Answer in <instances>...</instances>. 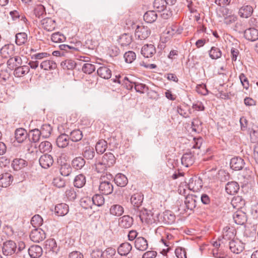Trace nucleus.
<instances>
[{"label":"nucleus","instance_id":"nucleus-1","mask_svg":"<svg viewBox=\"0 0 258 258\" xmlns=\"http://www.w3.org/2000/svg\"><path fill=\"white\" fill-rule=\"evenodd\" d=\"M165 237L162 236L160 242L164 245L165 248H163L161 253L165 255L171 249L173 245V242L171 240L173 239V236L167 233L165 234Z\"/></svg>","mask_w":258,"mask_h":258},{"label":"nucleus","instance_id":"nucleus-2","mask_svg":"<svg viewBox=\"0 0 258 258\" xmlns=\"http://www.w3.org/2000/svg\"><path fill=\"white\" fill-rule=\"evenodd\" d=\"M135 37L140 40L147 39L151 34V30L147 26H137L135 30Z\"/></svg>","mask_w":258,"mask_h":258},{"label":"nucleus","instance_id":"nucleus-3","mask_svg":"<svg viewBox=\"0 0 258 258\" xmlns=\"http://www.w3.org/2000/svg\"><path fill=\"white\" fill-rule=\"evenodd\" d=\"M136 214L139 217L142 223L150 224L153 222V215L150 211H147L146 209L142 208L137 210Z\"/></svg>","mask_w":258,"mask_h":258},{"label":"nucleus","instance_id":"nucleus-4","mask_svg":"<svg viewBox=\"0 0 258 258\" xmlns=\"http://www.w3.org/2000/svg\"><path fill=\"white\" fill-rule=\"evenodd\" d=\"M16 243L12 240H8L3 243L2 251L4 255H11L16 252Z\"/></svg>","mask_w":258,"mask_h":258},{"label":"nucleus","instance_id":"nucleus-5","mask_svg":"<svg viewBox=\"0 0 258 258\" xmlns=\"http://www.w3.org/2000/svg\"><path fill=\"white\" fill-rule=\"evenodd\" d=\"M15 47L12 44L5 45L0 49L1 56L5 58H9L15 55Z\"/></svg>","mask_w":258,"mask_h":258},{"label":"nucleus","instance_id":"nucleus-6","mask_svg":"<svg viewBox=\"0 0 258 258\" xmlns=\"http://www.w3.org/2000/svg\"><path fill=\"white\" fill-rule=\"evenodd\" d=\"M229 247L231 251L236 254L240 253L244 248L243 243L237 239L229 241Z\"/></svg>","mask_w":258,"mask_h":258},{"label":"nucleus","instance_id":"nucleus-7","mask_svg":"<svg viewBox=\"0 0 258 258\" xmlns=\"http://www.w3.org/2000/svg\"><path fill=\"white\" fill-rule=\"evenodd\" d=\"M104 176L101 178L102 181L100 182L99 190L101 193L104 195H109L113 191V187L112 184L108 181L103 180Z\"/></svg>","mask_w":258,"mask_h":258},{"label":"nucleus","instance_id":"nucleus-8","mask_svg":"<svg viewBox=\"0 0 258 258\" xmlns=\"http://www.w3.org/2000/svg\"><path fill=\"white\" fill-rule=\"evenodd\" d=\"M30 238L34 242H39L45 239V233L41 229L35 228L31 232Z\"/></svg>","mask_w":258,"mask_h":258},{"label":"nucleus","instance_id":"nucleus-9","mask_svg":"<svg viewBox=\"0 0 258 258\" xmlns=\"http://www.w3.org/2000/svg\"><path fill=\"white\" fill-rule=\"evenodd\" d=\"M175 220V216L170 211H166L159 215V221L166 224H172Z\"/></svg>","mask_w":258,"mask_h":258},{"label":"nucleus","instance_id":"nucleus-10","mask_svg":"<svg viewBox=\"0 0 258 258\" xmlns=\"http://www.w3.org/2000/svg\"><path fill=\"white\" fill-rule=\"evenodd\" d=\"M143 195L141 192L134 194L131 198V202L135 210L139 209L143 201Z\"/></svg>","mask_w":258,"mask_h":258},{"label":"nucleus","instance_id":"nucleus-11","mask_svg":"<svg viewBox=\"0 0 258 258\" xmlns=\"http://www.w3.org/2000/svg\"><path fill=\"white\" fill-rule=\"evenodd\" d=\"M236 231L233 228L226 227L223 229L222 240L231 241L234 240L236 235Z\"/></svg>","mask_w":258,"mask_h":258},{"label":"nucleus","instance_id":"nucleus-12","mask_svg":"<svg viewBox=\"0 0 258 258\" xmlns=\"http://www.w3.org/2000/svg\"><path fill=\"white\" fill-rule=\"evenodd\" d=\"M42 27L47 31H53L56 27L55 21L50 18H46L40 21Z\"/></svg>","mask_w":258,"mask_h":258},{"label":"nucleus","instance_id":"nucleus-13","mask_svg":"<svg viewBox=\"0 0 258 258\" xmlns=\"http://www.w3.org/2000/svg\"><path fill=\"white\" fill-rule=\"evenodd\" d=\"M39 162L42 168L47 169L52 165L53 159L50 155L44 154L40 157Z\"/></svg>","mask_w":258,"mask_h":258},{"label":"nucleus","instance_id":"nucleus-14","mask_svg":"<svg viewBox=\"0 0 258 258\" xmlns=\"http://www.w3.org/2000/svg\"><path fill=\"white\" fill-rule=\"evenodd\" d=\"M235 223L238 225H243L247 220L246 214L241 210H237L233 215Z\"/></svg>","mask_w":258,"mask_h":258},{"label":"nucleus","instance_id":"nucleus-15","mask_svg":"<svg viewBox=\"0 0 258 258\" xmlns=\"http://www.w3.org/2000/svg\"><path fill=\"white\" fill-rule=\"evenodd\" d=\"M156 52L155 46L152 44L144 45L141 49V54L147 58L151 57Z\"/></svg>","mask_w":258,"mask_h":258},{"label":"nucleus","instance_id":"nucleus-16","mask_svg":"<svg viewBox=\"0 0 258 258\" xmlns=\"http://www.w3.org/2000/svg\"><path fill=\"white\" fill-rule=\"evenodd\" d=\"M133 219L128 215H124L119 218V226L123 228H129L133 224Z\"/></svg>","mask_w":258,"mask_h":258},{"label":"nucleus","instance_id":"nucleus-17","mask_svg":"<svg viewBox=\"0 0 258 258\" xmlns=\"http://www.w3.org/2000/svg\"><path fill=\"white\" fill-rule=\"evenodd\" d=\"M245 164L244 160L240 157H234L231 159L230 167L235 170H240L242 169Z\"/></svg>","mask_w":258,"mask_h":258},{"label":"nucleus","instance_id":"nucleus-18","mask_svg":"<svg viewBox=\"0 0 258 258\" xmlns=\"http://www.w3.org/2000/svg\"><path fill=\"white\" fill-rule=\"evenodd\" d=\"M244 35L246 39L251 41H254L258 39V30L253 28L245 30Z\"/></svg>","mask_w":258,"mask_h":258},{"label":"nucleus","instance_id":"nucleus-19","mask_svg":"<svg viewBox=\"0 0 258 258\" xmlns=\"http://www.w3.org/2000/svg\"><path fill=\"white\" fill-rule=\"evenodd\" d=\"M7 64L10 69H14V68L22 64V60L20 56L14 55L9 58L7 61Z\"/></svg>","mask_w":258,"mask_h":258},{"label":"nucleus","instance_id":"nucleus-20","mask_svg":"<svg viewBox=\"0 0 258 258\" xmlns=\"http://www.w3.org/2000/svg\"><path fill=\"white\" fill-rule=\"evenodd\" d=\"M40 67L45 71L54 70L57 68L55 62L52 60H43L40 63Z\"/></svg>","mask_w":258,"mask_h":258},{"label":"nucleus","instance_id":"nucleus-21","mask_svg":"<svg viewBox=\"0 0 258 258\" xmlns=\"http://www.w3.org/2000/svg\"><path fill=\"white\" fill-rule=\"evenodd\" d=\"M28 253L31 258H38L42 254V249L39 245H32L28 249Z\"/></svg>","mask_w":258,"mask_h":258},{"label":"nucleus","instance_id":"nucleus-22","mask_svg":"<svg viewBox=\"0 0 258 258\" xmlns=\"http://www.w3.org/2000/svg\"><path fill=\"white\" fill-rule=\"evenodd\" d=\"M181 161L182 165L188 167L192 165L195 162V158L191 153H187L183 155Z\"/></svg>","mask_w":258,"mask_h":258},{"label":"nucleus","instance_id":"nucleus-23","mask_svg":"<svg viewBox=\"0 0 258 258\" xmlns=\"http://www.w3.org/2000/svg\"><path fill=\"white\" fill-rule=\"evenodd\" d=\"M147 240L141 236L137 238L135 241V247L139 250L144 251L148 248Z\"/></svg>","mask_w":258,"mask_h":258},{"label":"nucleus","instance_id":"nucleus-24","mask_svg":"<svg viewBox=\"0 0 258 258\" xmlns=\"http://www.w3.org/2000/svg\"><path fill=\"white\" fill-rule=\"evenodd\" d=\"M13 181V176L9 173L2 174L0 176V186L7 187L9 186Z\"/></svg>","mask_w":258,"mask_h":258},{"label":"nucleus","instance_id":"nucleus-25","mask_svg":"<svg viewBox=\"0 0 258 258\" xmlns=\"http://www.w3.org/2000/svg\"><path fill=\"white\" fill-rule=\"evenodd\" d=\"M187 186L189 190L198 192L202 187V181L200 179L194 180L193 178H190Z\"/></svg>","mask_w":258,"mask_h":258},{"label":"nucleus","instance_id":"nucleus-26","mask_svg":"<svg viewBox=\"0 0 258 258\" xmlns=\"http://www.w3.org/2000/svg\"><path fill=\"white\" fill-rule=\"evenodd\" d=\"M101 160L104 162V164L110 167L115 163V158L113 154L110 152L106 153L102 156Z\"/></svg>","mask_w":258,"mask_h":258},{"label":"nucleus","instance_id":"nucleus-27","mask_svg":"<svg viewBox=\"0 0 258 258\" xmlns=\"http://www.w3.org/2000/svg\"><path fill=\"white\" fill-rule=\"evenodd\" d=\"M239 189V184L235 181L228 182L225 186V190L229 195H234L238 191Z\"/></svg>","mask_w":258,"mask_h":258},{"label":"nucleus","instance_id":"nucleus-28","mask_svg":"<svg viewBox=\"0 0 258 258\" xmlns=\"http://www.w3.org/2000/svg\"><path fill=\"white\" fill-rule=\"evenodd\" d=\"M132 249V245L128 242H124L121 244L118 247L117 251L119 254L126 256Z\"/></svg>","mask_w":258,"mask_h":258},{"label":"nucleus","instance_id":"nucleus-29","mask_svg":"<svg viewBox=\"0 0 258 258\" xmlns=\"http://www.w3.org/2000/svg\"><path fill=\"white\" fill-rule=\"evenodd\" d=\"M98 75L102 78L108 79L111 77V71L109 68L106 66H101L97 70Z\"/></svg>","mask_w":258,"mask_h":258},{"label":"nucleus","instance_id":"nucleus-30","mask_svg":"<svg viewBox=\"0 0 258 258\" xmlns=\"http://www.w3.org/2000/svg\"><path fill=\"white\" fill-rule=\"evenodd\" d=\"M69 209L68 205L64 203L57 204L55 207V212L58 216H63L69 212Z\"/></svg>","mask_w":258,"mask_h":258},{"label":"nucleus","instance_id":"nucleus-31","mask_svg":"<svg viewBox=\"0 0 258 258\" xmlns=\"http://www.w3.org/2000/svg\"><path fill=\"white\" fill-rule=\"evenodd\" d=\"M70 138L68 135L63 134L59 136L56 139V144L59 148H65L69 144Z\"/></svg>","mask_w":258,"mask_h":258},{"label":"nucleus","instance_id":"nucleus-32","mask_svg":"<svg viewBox=\"0 0 258 258\" xmlns=\"http://www.w3.org/2000/svg\"><path fill=\"white\" fill-rule=\"evenodd\" d=\"M27 165V161L21 158L15 159L12 163V167L16 171L21 170Z\"/></svg>","mask_w":258,"mask_h":258},{"label":"nucleus","instance_id":"nucleus-33","mask_svg":"<svg viewBox=\"0 0 258 258\" xmlns=\"http://www.w3.org/2000/svg\"><path fill=\"white\" fill-rule=\"evenodd\" d=\"M15 69L14 75L16 77H21L29 73V67L26 65L19 66Z\"/></svg>","mask_w":258,"mask_h":258},{"label":"nucleus","instance_id":"nucleus-34","mask_svg":"<svg viewBox=\"0 0 258 258\" xmlns=\"http://www.w3.org/2000/svg\"><path fill=\"white\" fill-rule=\"evenodd\" d=\"M15 138L18 143L23 142L27 137V131L22 128H17L15 131Z\"/></svg>","mask_w":258,"mask_h":258},{"label":"nucleus","instance_id":"nucleus-35","mask_svg":"<svg viewBox=\"0 0 258 258\" xmlns=\"http://www.w3.org/2000/svg\"><path fill=\"white\" fill-rule=\"evenodd\" d=\"M231 204L234 208L239 210L244 206L245 201L242 197L237 196L233 198Z\"/></svg>","mask_w":258,"mask_h":258},{"label":"nucleus","instance_id":"nucleus-36","mask_svg":"<svg viewBox=\"0 0 258 258\" xmlns=\"http://www.w3.org/2000/svg\"><path fill=\"white\" fill-rule=\"evenodd\" d=\"M252 12L253 8L249 5L243 6L239 10V14L240 17L245 18L250 17Z\"/></svg>","mask_w":258,"mask_h":258},{"label":"nucleus","instance_id":"nucleus-37","mask_svg":"<svg viewBox=\"0 0 258 258\" xmlns=\"http://www.w3.org/2000/svg\"><path fill=\"white\" fill-rule=\"evenodd\" d=\"M114 181L118 186L124 187L127 184L128 180L124 174L118 173L116 175L114 178Z\"/></svg>","mask_w":258,"mask_h":258},{"label":"nucleus","instance_id":"nucleus-38","mask_svg":"<svg viewBox=\"0 0 258 258\" xmlns=\"http://www.w3.org/2000/svg\"><path fill=\"white\" fill-rule=\"evenodd\" d=\"M109 211L111 215L118 217L123 213L124 209L121 205L115 204L110 207Z\"/></svg>","mask_w":258,"mask_h":258},{"label":"nucleus","instance_id":"nucleus-39","mask_svg":"<svg viewBox=\"0 0 258 258\" xmlns=\"http://www.w3.org/2000/svg\"><path fill=\"white\" fill-rule=\"evenodd\" d=\"M86 162L82 157L74 158L72 161V166L76 169H82L85 165Z\"/></svg>","mask_w":258,"mask_h":258},{"label":"nucleus","instance_id":"nucleus-40","mask_svg":"<svg viewBox=\"0 0 258 258\" xmlns=\"http://www.w3.org/2000/svg\"><path fill=\"white\" fill-rule=\"evenodd\" d=\"M60 66L64 70H73L76 68V63L72 59H66L61 62Z\"/></svg>","mask_w":258,"mask_h":258},{"label":"nucleus","instance_id":"nucleus-41","mask_svg":"<svg viewBox=\"0 0 258 258\" xmlns=\"http://www.w3.org/2000/svg\"><path fill=\"white\" fill-rule=\"evenodd\" d=\"M157 18V14L154 11H147L144 15V20L149 23L155 22Z\"/></svg>","mask_w":258,"mask_h":258},{"label":"nucleus","instance_id":"nucleus-42","mask_svg":"<svg viewBox=\"0 0 258 258\" xmlns=\"http://www.w3.org/2000/svg\"><path fill=\"white\" fill-rule=\"evenodd\" d=\"M196 196L193 195L188 196L185 198L184 203L188 209L192 210L196 207Z\"/></svg>","mask_w":258,"mask_h":258},{"label":"nucleus","instance_id":"nucleus-43","mask_svg":"<svg viewBox=\"0 0 258 258\" xmlns=\"http://www.w3.org/2000/svg\"><path fill=\"white\" fill-rule=\"evenodd\" d=\"M86 183V177L82 174H80L77 175L74 180V186L78 188L82 187Z\"/></svg>","mask_w":258,"mask_h":258},{"label":"nucleus","instance_id":"nucleus-44","mask_svg":"<svg viewBox=\"0 0 258 258\" xmlns=\"http://www.w3.org/2000/svg\"><path fill=\"white\" fill-rule=\"evenodd\" d=\"M93 168L98 173H104L109 167L104 164V162L102 160H97L93 165Z\"/></svg>","mask_w":258,"mask_h":258},{"label":"nucleus","instance_id":"nucleus-45","mask_svg":"<svg viewBox=\"0 0 258 258\" xmlns=\"http://www.w3.org/2000/svg\"><path fill=\"white\" fill-rule=\"evenodd\" d=\"M52 130V127L50 124H45L41 126L40 132L43 138H47L50 136Z\"/></svg>","mask_w":258,"mask_h":258},{"label":"nucleus","instance_id":"nucleus-46","mask_svg":"<svg viewBox=\"0 0 258 258\" xmlns=\"http://www.w3.org/2000/svg\"><path fill=\"white\" fill-rule=\"evenodd\" d=\"M132 41V37L131 35L124 33L120 36L119 42L122 46L129 45Z\"/></svg>","mask_w":258,"mask_h":258},{"label":"nucleus","instance_id":"nucleus-47","mask_svg":"<svg viewBox=\"0 0 258 258\" xmlns=\"http://www.w3.org/2000/svg\"><path fill=\"white\" fill-rule=\"evenodd\" d=\"M107 147L106 141L104 140H99L96 144L95 149L98 153H103Z\"/></svg>","mask_w":258,"mask_h":258},{"label":"nucleus","instance_id":"nucleus-48","mask_svg":"<svg viewBox=\"0 0 258 258\" xmlns=\"http://www.w3.org/2000/svg\"><path fill=\"white\" fill-rule=\"evenodd\" d=\"M82 138V133L79 130H75L70 133V139H71L73 142H78L80 141Z\"/></svg>","mask_w":258,"mask_h":258},{"label":"nucleus","instance_id":"nucleus-49","mask_svg":"<svg viewBox=\"0 0 258 258\" xmlns=\"http://www.w3.org/2000/svg\"><path fill=\"white\" fill-rule=\"evenodd\" d=\"M167 4L165 0H155L153 7L157 11H164L166 7Z\"/></svg>","mask_w":258,"mask_h":258},{"label":"nucleus","instance_id":"nucleus-50","mask_svg":"<svg viewBox=\"0 0 258 258\" xmlns=\"http://www.w3.org/2000/svg\"><path fill=\"white\" fill-rule=\"evenodd\" d=\"M117 82L119 84L122 83L128 90H131L133 87H135V84L136 83L131 82L128 80V78L125 77L122 79L120 77L117 79Z\"/></svg>","mask_w":258,"mask_h":258},{"label":"nucleus","instance_id":"nucleus-51","mask_svg":"<svg viewBox=\"0 0 258 258\" xmlns=\"http://www.w3.org/2000/svg\"><path fill=\"white\" fill-rule=\"evenodd\" d=\"M16 43L18 45L24 44L27 40V35L25 33H19L16 35Z\"/></svg>","mask_w":258,"mask_h":258},{"label":"nucleus","instance_id":"nucleus-52","mask_svg":"<svg viewBox=\"0 0 258 258\" xmlns=\"http://www.w3.org/2000/svg\"><path fill=\"white\" fill-rule=\"evenodd\" d=\"M209 55L212 59H218L221 57L222 52L219 48L213 46L209 51Z\"/></svg>","mask_w":258,"mask_h":258},{"label":"nucleus","instance_id":"nucleus-53","mask_svg":"<svg viewBox=\"0 0 258 258\" xmlns=\"http://www.w3.org/2000/svg\"><path fill=\"white\" fill-rule=\"evenodd\" d=\"M38 148L42 153L50 152L52 149V145L48 141H43L40 144Z\"/></svg>","mask_w":258,"mask_h":258},{"label":"nucleus","instance_id":"nucleus-54","mask_svg":"<svg viewBox=\"0 0 258 258\" xmlns=\"http://www.w3.org/2000/svg\"><path fill=\"white\" fill-rule=\"evenodd\" d=\"M93 204L98 206L100 207L104 205V198L101 195H95L92 198Z\"/></svg>","mask_w":258,"mask_h":258},{"label":"nucleus","instance_id":"nucleus-55","mask_svg":"<svg viewBox=\"0 0 258 258\" xmlns=\"http://www.w3.org/2000/svg\"><path fill=\"white\" fill-rule=\"evenodd\" d=\"M95 152L93 148L87 147L85 148L83 155L84 158L88 160L92 159L95 156Z\"/></svg>","mask_w":258,"mask_h":258},{"label":"nucleus","instance_id":"nucleus-56","mask_svg":"<svg viewBox=\"0 0 258 258\" xmlns=\"http://www.w3.org/2000/svg\"><path fill=\"white\" fill-rule=\"evenodd\" d=\"M51 39L54 42L60 43L66 40V37L59 32H56L51 35Z\"/></svg>","mask_w":258,"mask_h":258},{"label":"nucleus","instance_id":"nucleus-57","mask_svg":"<svg viewBox=\"0 0 258 258\" xmlns=\"http://www.w3.org/2000/svg\"><path fill=\"white\" fill-rule=\"evenodd\" d=\"M43 223V219L39 215L34 216L31 220V223L32 226L35 227H38L40 226Z\"/></svg>","mask_w":258,"mask_h":258},{"label":"nucleus","instance_id":"nucleus-58","mask_svg":"<svg viewBox=\"0 0 258 258\" xmlns=\"http://www.w3.org/2000/svg\"><path fill=\"white\" fill-rule=\"evenodd\" d=\"M45 13L44 7L42 5H38L34 9V14L36 17L40 18Z\"/></svg>","mask_w":258,"mask_h":258},{"label":"nucleus","instance_id":"nucleus-59","mask_svg":"<svg viewBox=\"0 0 258 258\" xmlns=\"http://www.w3.org/2000/svg\"><path fill=\"white\" fill-rule=\"evenodd\" d=\"M30 134L31 136V140L34 142L36 143L40 140V136H41L40 130L38 128H35L30 131Z\"/></svg>","mask_w":258,"mask_h":258},{"label":"nucleus","instance_id":"nucleus-60","mask_svg":"<svg viewBox=\"0 0 258 258\" xmlns=\"http://www.w3.org/2000/svg\"><path fill=\"white\" fill-rule=\"evenodd\" d=\"M93 205L92 199L90 198L86 197L82 199L81 201V206L85 209H92Z\"/></svg>","mask_w":258,"mask_h":258},{"label":"nucleus","instance_id":"nucleus-61","mask_svg":"<svg viewBox=\"0 0 258 258\" xmlns=\"http://www.w3.org/2000/svg\"><path fill=\"white\" fill-rule=\"evenodd\" d=\"M125 61L127 63H132L136 58V53L132 51H128L124 54Z\"/></svg>","mask_w":258,"mask_h":258},{"label":"nucleus","instance_id":"nucleus-62","mask_svg":"<svg viewBox=\"0 0 258 258\" xmlns=\"http://www.w3.org/2000/svg\"><path fill=\"white\" fill-rule=\"evenodd\" d=\"M52 184L54 186L58 188H61L65 186L66 182L62 178L60 177H56L54 178Z\"/></svg>","mask_w":258,"mask_h":258},{"label":"nucleus","instance_id":"nucleus-63","mask_svg":"<svg viewBox=\"0 0 258 258\" xmlns=\"http://www.w3.org/2000/svg\"><path fill=\"white\" fill-rule=\"evenodd\" d=\"M95 70V67L94 65L86 63L83 64L82 67V71L86 74H90Z\"/></svg>","mask_w":258,"mask_h":258},{"label":"nucleus","instance_id":"nucleus-64","mask_svg":"<svg viewBox=\"0 0 258 258\" xmlns=\"http://www.w3.org/2000/svg\"><path fill=\"white\" fill-rule=\"evenodd\" d=\"M202 122L198 118H195L191 122V127L193 131L197 132L201 130Z\"/></svg>","mask_w":258,"mask_h":258}]
</instances>
